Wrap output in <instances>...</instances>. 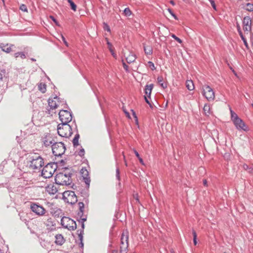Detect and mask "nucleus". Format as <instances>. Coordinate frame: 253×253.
<instances>
[{"label": "nucleus", "instance_id": "1", "mask_svg": "<svg viewBox=\"0 0 253 253\" xmlns=\"http://www.w3.org/2000/svg\"><path fill=\"white\" fill-rule=\"evenodd\" d=\"M71 175L72 174L69 172H59L55 176V182L59 185H70L72 183Z\"/></svg>", "mask_w": 253, "mask_h": 253}, {"label": "nucleus", "instance_id": "2", "mask_svg": "<svg viewBox=\"0 0 253 253\" xmlns=\"http://www.w3.org/2000/svg\"><path fill=\"white\" fill-rule=\"evenodd\" d=\"M30 167L33 169L41 168L43 166V160L39 154H32L29 156Z\"/></svg>", "mask_w": 253, "mask_h": 253}, {"label": "nucleus", "instance_id": "3", "mask_svg": "<svg viewBox=\"0 0 253 253\" xmlns=\"http://www.w3.org/2000/svg\"><path fill=\"white\" fill-rule=\"evenodd\" d=\"M57 131L58 134L65 137H70L72 134V128L68 124L61 123L58 125Z\"/></svg>", "mask_w": 253, "mask_h": 253}, {"label": "nucleus", "instance_id": "4", "mask_svg": "<svg viewBox=\"0 0 253 253\" xmlns=\"http://www.w3.org/2000/svg\"><path fill=\"white\" fill-rule=\"evenodd\" d=\"M120 253H126L128 247V232L124 231L121 239Z\"/></svg>", "mask_w": 253, "mask_h": 253}, {"label": "nucleus", "instance_id": "5", "mask_svg": "<svg viewBox=\"0 0 253 253\" xmlns=\"http://www.w3.org/2000/svg\"><path fill=\"white\" fill-rule=\"evenodd\" d=\"M61 224L63 227L69 230H74L77 228L76 222L68 217H63L61 220Z\"/></svg>", "mask_w": 253, "mask_h": 253}, {"label": "nucleus", "instance_id": "6", "mask_svg": "<svg viewBox=\"0 0 253 253\" xmlns=\"http://www.w3.org/2000/svg\"><path fill=\"white\" fill-rule=\"evenodd\" d=\"M65 150V146L62 142H55L52 145V153L55 156H62Z\"/></svg>", "mask_w": 253, "mask_h": 253}, {"label": "nucleus", "instance_id": "7", "mask_svg": "<svg viewBox=\"0 0 253 253\" xmlns=\"http://www.w3.org/2000/svg\"><path fill=\"white\" fill-rule=\"evenodd\" d=\"M31 210L38 216H43L46 212V210L41 205L36 203H31L30 205Z\"/></svg>", "mask_w": 253, "mask_h": 253}, {"label": "nucleus", "instance_id": "8", "mask_svg": "<svg viewBox=\"0 0 253 253\" xmlns=\"http://www.w3.org/2000/svg\"><path fill=\"white\" fill-rule=\"evenodd\" d=\"M64 103L65 101L60 100L57 96H55L53 98L51 97L48 99V105L51 109H55Z\"/></svg>", "mask_w": 253, "mask_h": 253}, {"label": "nucleus", "instance_id": "9", "mask_svg": "<svg viewBox=\"0 0 253 253\" xmlns=\"http://www.w3.org/2000/svg\"><path fill=\"white\" fill-rule=\"evenodd\" d=\"M59 117L62 123L68 124L72 119L71 113L67 110H60Z\"/></svg>", "mask_w": 253, "mask_h": 253}, {"label": "nucleus", "instance_id": "10", "mask_svg": "<svg viewBox=\"0 0 253 253\" xmlns=\"http://www.w3.org/2000/svg\"><path fill=\"white\" fill-rule=\"evenodd\" d=\"M54 171L55 169L52 168L51 165L48 164L43 168L42 175L45 178H50L52 176Z\"/></svg>", "mask_w": 253, "mask_h": 253}, {"label": "nucleus", "instance_id": "11", "mask_svg": "<svg viewBox=\"0 0 253 253\" xmlns=\"http://www.w3.org/2000/svg\"><path fill=\"white\" fill-rule=\"evenodd\" d=\"M203 94L209 100H213L215 97L214 93L212 89L209 85L203 86Z\"/></svg>", "mask_w": 253, "mask_h": 253}, {"label": "nucleus", "instance_id": "12", "mask_svg": "<svg viewBox=\"0 0 253 253\" xmlns=\"http://www.w3.org/2000/svg\"><path fill=\"white\" fill-rule=\"evenodd\" d=\"M80 173L86 187L88 188L90 182L88 171L85 168H82L81 170Z\"/></svg>", "mask_w": 253, "mask_h": 253}, {"label": "nucleus", "instance_id": "13", "mask_svg": "<svg viewBox=\"0 0 253 253\" xmlns=\"http://www.w3.org/2000/svg\"><path fill=\"white\" fill-rule=\"evenodd\" d=\"M243 30L245 32H250L251 31L252 21L249 16H246L244 18L243 21Z\"/></svg>", "mask_w": 253, "mask_h": 253}, {"label": "nucleus", "instance_id": "14", "mask_svg": "<svg viewBox=\"0 0 253 253\" xmlns=\"http://www.w3.org/2000/svg\"><path fill=\"white\" fill-rule=\"evenodd\" d=\"M68 196V197L66 198L67 200V202L71 204H74L76 203L78 200L77 196H76L75 192L73 191H70V192H65L64 193V197H65L66 195Z\"/></svg>", "mask_w": 253, "mask_h": 253}, {"label": "nucleus", "instance_id": "15", "mask_svg": "<svg viewBox=\"0 0 253 253\" xmlns=\"http://www.w3.org/2000/svg\"><path fill=\"white\" fill-rule=\"evenodd\" d=\"M233 123L238 130L242 129L245 131L246 130V125L240 118L238 119Z\"/></svg>", "mask_w": 253, "mask_h": 253}, {"label": "nucleus", "instance_id": "16", "mask_svg": "<svg viewBox=\"0 0 253 253\" xmlns=\"http://www.w3.org/2000/svg\"><path fill=\"white\" fill-rule=\"evenodd\" d=\"M54 141L53 138L50 135H46L43 138V143L46 147L53 144L54 143Z\"/></svg>", "mask_w": 253, "mask_h": 253}, {"label": "nucleus", "instance_id": "17", "mask_svg": "<svg viewBox=\"0 0 253 253\" xmlns=\"http://www.w3.org/2000/svg\"><path fill=\"white\" fill-rule=\"evenodd\" d=\"M45 225L48 229L50 230H53L55 226V223L52 219L50 217L48 218L44 222Z\"/></svg>", "mask_w": 253, "mask_h": 253}, {"label": "nucleus", "instance_id": "18", "mask_svg": "<svg viewBox=\"0 0 253 253\" xmlns=\"http://www.w3.org/2000/svg\"><path fill=\"white\" fill-rule=\"evenodd\" d=\"M55 243L57 245H62L65 242L63 236L61 234H57L55 236Z\"/></svg>", "mask_w": 253, "mask_h": 253}, {"label": "nucleus", "instance_id": "19", "mask_svg": "<svg viewBox=\"0 0 253 253\" xmlns=\"http://www.w3.org/2000/svg\"><path fill=\"white\" fill-rule=\"evenodd\" d=\"M154 87V85L153 84H147L145 86V94L149 97H150L151 91Z\"/></svg>", "mask_w": 253, "mask_h": 253}, {"label": "nucleus", "instance_id": "20", "mask_svg": "<svg viewBox=\"0 0 253 253\" xmlns=\"http://www.w3.org/2000/svg\"><path fill=\"white\" fill-rule=\"evenodd\" d=\"M46 191L50 194H55L57 192V189L56 186L53 185H48L46 187Z\"/></svg>", "mask_w": 253, "mask_h": 253}, {"label": "nucleus", "instance_id": "21", "mask_svg": "<svg viewBox=\"0 0 253 253\" xmlns=\"http://www.w3.org/2000/svg\"><path fill=\"white\" fill-rule=\"evenodd\" d=\"M135 59V55L132 53H130L126 57V60L128 63L134 62Z\"/></svg>", "mask_w": 253, "mask_h": 253}, {"label": "nucleus", "instance_id": "22", "mask_svg": "<svg viewBox=\"0 0 253 253\" xmlns=\"http://www.w3.org/2000/svg\"><path fill=\"white\" fill-rule=\"evenodd\" d=\"M186 85L189 90H193L194 89V84L193 80H186Z\"/></svg>", "mask_w": 253, "mask_h": 253}, {"label": "nucleus", "instance_id": "23", "mask_svg": "<svg viewBox=\"0 0 253 253\" xmlns=\"http://www.w3.org/2000/svg\"><path fill=\"white\" fill-rule=\"evenodd\" d=\"M0 47L1 48L3 51H4L6 53H9L11 51V48L10 46H9L8 44H1L0 45Z\"/></svg>", "mask_w": 253, "mask_h": 253}, {"label": "nucleus", "instance_id": "24", "mask_svg": "<svg viewBox=\"0 0 253 253\" xmlns=\"http://www.w3.org/2000/svg\"><path fill=\"white\" fill-rule=\"evenodd\" d=\"M38 89L40 91H41L42 93L45 92L46 89V84L44 83H41L38 84Z\"/></svg>", "mask_w": 253, "mask_h": 253}, {"label": "nucleus", "instance_id": "25", "mask_svg": "<svg viewBox=\"0 0 253 253\" xmlns=\"http://www.w3.org/2000/svg\"><path fill=\"white\" fill-rule=\"evenodd\" d=\"M230 111L231 113V120L233 122L239 119L238 115L232 111L231 108H230Z\"/></svg>", "mask_w": 253, "mask_h": 253}, {"label": "nucleus", "instance_id": "26", "mask_svg": "<svg viewBox=\"0 0 253 253\" xmlns=\"http://www.w3.org/2000/svg\"><path fill=\"white\" fill-rule=\"evenodd\" d=\"M158 84L164 89L167 88L168 86L167 80H158Z\"/></svg>", "mask_w": 253, "mask_h": 253}, {"label": "nucleus", "instance_id": "27", "mask_svg": "<svg viewBox=\"0 0 253 253\" xmlns=\"http://www.w3.org/2000/svg\"><path fill=\"white\" fill-rule=\"evenodd\" d=\"M144 50L146 54L150 55L152 53V49L150 46H144Z\"/></svg>", "mask_w": 253, "mask_h": 253}, {"label": "nucleus", "instance_id": "28", "mask_svg": "<svg viewBox=\"0 0 253 253\" xmlns=\"http://www.w3.org/2000/svg\"><path fill=\"white\" fill-rule=\"evenodd\" d=\"M79 138V134H77L75 136V137L73 140V143L74 146H77L79 145V143H78Z\"/></svg>", "mask_w": 253, "mask_h": 253}, {"label": "nucleus", "instance_id": "29", "mask_svg": "<svg viewBox=\"0 0 253 253\" xmlns=\"http://www.w3.org/2000/svg\"><path fill=\"white\" fill-rule=\"evenodd\" d=\"M107 44H108V48L109 49V50L110 51V52H111L112 53V55L114 57H116V54L114 53V51H113V49L112 48V45L111 44V43L109 42L108 41H107Z\"/></svg>", "mask_w": 253, "mask_h": 253}, {"label": "nucleus", "instance_id": "30", "mask_svg": "<svg viewBox=\"0 0 253 253\" xmlns=\"http://www.w3.org/2000/svg\"><path fill=\"white\" fill-rule=\"evenodd\" d=\"M246 9L249 11H253V4L251 3H248L246 4Z\"/></svg>", "mask_w": 253, "mask_h": 253}, {"label": "nucleus", "instance_id": "31", "mask_svg": "<svg viewBox=\"0 0 253 253\" xmlns=\"http://www.w3.org/2000/svg\"><path fill=\"white\" fill-rule=\"evenodd\" d=\"M14 56L15 58L20 57L22 59H25L26 58V55L23 52L15 53L14 54Z\"/></svg>", "mask_w": 253, "mask_h": 253}, {"label": "nucleus", "instance_id": "32", "mask_svg": "<svg viewBox=\"0 0 253 253\" xmlns=\"http://www.w3.org/2000/svg\"><path fill=\"white\" fill-rule=\"evenodd\" d=\"M68 2L70 4L71 9L74 11H76L77 6L72 0H67Z\"/></svg>", "mask_w": 253, "mask_h": 253}, {"label": "nucleus", "instance_id": "33", "mask_svg": "<svg viewBox=\"0 0 253 253\" xmlns=\"http://www.w3.org/2000/svg\"><path fill=\"white\" fill-rule=\"evenodd\" d=\"M125 14L127 16H129L131 14V12L129 8H126L124 11Z\"/></svg>", "mask_w": 253, "mask_h": 253}, {"label": "nucleus", "instance_id": "34", "mask_svg": "<svg viewBox=\"0 0 253 253\" xmlns=\"http://www.w3.org/2000/svg\"><path fill=\"white\" fill-rule=\"evenodd\" d=\"M148 67L152 70H154L155 69L154 64L153 62L149 61L147 63Z\"/></svg>", "mask_w": 253, "mask_h": 253}, {"label": "nucleus", "instance_id": "35", "mask_svg": "<svg viewBox=\"0 0 253 253\" xmlns=\"http://www.w3.org/2000/svg\"><path fill=\"white\" fill-rule=\"evenodd\" d=\"M203 110L206 114H209L210 111V107L209 105H205L204 107Z\"/></svg>", "mask_w": 253, "mask_h": 253}, {"label": "nucleus", "instance_id": "36", "mask_svg": "<svg viewBox=\"0 0 253 253\" xmlns=\"http://www.w3.org/2000/svg\"><path fill=\"white\" fill-rule=\"evenodd\" d=\"M61 212V210L59 209H56L55 212H53V211H51V214H52L53 215L56 216L58 215Z\"/></svg>", "mask_w": 253, "mask_h": 253}, {"label": "nucleus", "instance_id": "37", "mask_svg": "<svg viewBox=\"0 0 253 253\" xmlns=\"http://www.w3.org/2000/svg\"><path fill=\"white\" fill-rule=\"evenodd\" d=\"M171 37L173 38L175 41H176L178 42L179 43H181L182 42V41L181 39H180L179 38L176 37L174 34H172L171 35Z\"/></svg>", "mask_w": 253, "mask_h": 253}, {"label": "nucleus", "instance_id": "38", "mask_svg": "<svg viewBox=\"0 0 253 253\" xmlns=\"http://www.w3.org/2000/svg\"><path fill=\"white\" fill-rule=\"evenodd\" d=\"M20 9L24 12H28L27 6L25 4H21L20 6Z\"/></svg>", "mask_w": 253, "mask_h": 253}, {"label": "nucleus", "instance_id": "39", "mask_svg": "<svg viewBox=\"0 0 253 253\" xmlns=\"http://www.w3.org/2000/svg\"><path fill=\"white\" fill-rule=\"evenodd\" d=\"M239 35H240V37L241 38L242 40L243 41L245 45L246 46H247V45H248L247 42L245 38L244 37L243 33H241V34H239Z\"/></svg>", "mask_w": 253, "mask_h": 253}, {"label": "nucleus", "instance_id": "40", "mask_svg": "<svg viewBox=\"0 0 253 253\" xmlns=\"http://www.w3.org/2000/svg\"><path fill=\"white\" fill-rule=\"evenodd\" d=\"M104 27L103 28L105 30L107 31L108 32H110V29L109 26L105 23H104L103 24Z\"/></svg>", "mask_w": 253, "mask_h": 253}, {"label": "nucleus", "instance_id": "41", "mask_svg": "<svg viewBox=\"0 0 253 253\" xmlns=\"http://www.w3.org/2000/svg\"><path fill=\"white\" fill-rule=\"evenodd\" d=\"M79 208L81 211L83 212V210L84 208V204L82 202L79 203Z\"/></svg>", "mask_w": 253, "mask_h": 253}, {"label": "nucleus", "instance_id": "42", "mask_svg": "<svg viewBox=\"0 0 253 253\" xmlns=\"http://www.w3.org/2000/svg\"><path fill=\"white\" fill-rule=\"evenodd\" d=\"M61 38L62 39V40L63 41V42L64 43V44L67 46H68V42H67V41H66V39L65 38H64V37L61 35Z\"/></svg>", "mask_w": 253, "mask_h": 253}, {"label": "nucleus", "instance_id": "43", "mask_svg": "<svg viewBox=\"0 0 253 253\" xmlns=\"http://www.w3.org/2000/svg\"><path fill=\"white\" fill-rule=\"evenodd\" d=\"M150 98V97H149L146 95L144 96V98H145V100L147 104H148L150 105V107H151V104L150 103V101L149 100V98Z\"/></svg>", "mask_w": 253, "mask_h": 253}, {"label": "nucleus", "instance_id": "44", "mask_svg": "<svg viewBox=\"0 0 253 253\" xmlns=\"http://www.w3.org/2000/svg\"><path fill=\"white\" fill-rule=\"evenodd\" d=\"M84 149L82 148L79 152V155L80 156L82 157V156H83L84 155Z\"/></svg>", "mask_w": 253, "mask_h": 253}, {"label": "nucleus", "instance_id": "45", "mask_svg": "<svg viewBox=\"0 0 253 253\" xmlns=\"http://www.w3.org/2000/svg\"><path fill=\"white\" fill-rule=\"evenodd\" d=\"M168 11H169V12L171 14V15L174 17V18L175 19H177V17L173 13L172 11L171 10V9L169 8L168 9Z\"/></svg>", "mask_w": 253, "mask_h": 253}, {"label": "nucleus", "instance_id": "46", "mask_svg": "<svg viewBox=\"0 0 253 253\" xmlns=\"http://www.w3.org/2000/svg\"><path fill=\"white\" fill-rule=\"evenodd\" d=\"M50 18L54 21V22L55 23V24L58 26H59V25L58 23V22L57 21V20L54 18L53 16H50Z\"/></svg>", "mask_w": 253, "mask_h": 253}, {"label": "nucleus", "instance_id": "47", "mask_svg": "<svg viewBox=\"0 0 253 253\" xmlns=\"http://www.w3.org/2000/svg\"><path fill=\"white\" fill-rule=\"evenodd\" d=\"M237 30H238V32L239 33V34H241L242 32V31H241V27H240V26L239 24H237Z\"/></svg>", "mask_w": 253, "mask_h": 253}, {"label": "nucleus", "instance_id": "48", "mask_svg": "<svg viewBox=\"0 0 253 253\" xmlns=\"http://www.w3.org/2000/svg\"><path fill=\"white\" fill-rule=\"evenodd\" d=\"M116 177H117V179L119 180V179H120V172H119V169H117V170H116Z\"/></svg>", "mask_w": 253, "mask_h": 253}, {"label": "nucleus", "instance_id": "49", "mask_svg": "<svg viewBox=\"0 0 253 253\" xmlns=\"http://www.w3.org/2000/svg\"><path fill=\"white\" fill-rule=\"evenodd\" d=\"M79 237H80V239L81 240V247H83V236L81 235V234H80L79 235Z\"/></svg>", "mask_w": 253, "mask_h": 253}, {"label": "nucleus", "instance_id": "50", "mask_svg": "<svg viewBox=\"0 0 253 253\" xmlns=\"http://www.w3.org/2000/svg\"><path fill=\"white\" fill-rule=\"evenodd\" d=\"M192 233H193V239L197 238V235H196V233L195 230H193Z\"/></svg>", "mask_w": 253, "mask_h": 253}, {"label": "nucleus", "instance_id": "51", "mask_svg": "<svg viewBox=\"0 0 253 253\" xmlns=\"http://www.w3.org/2000/svg\"><path fill=\"white\" fill-rule=\"evenodd\" d=\"M134 152L136 156L138 158V159L139 158V157H140V156H139V154H138V153L136 150H134Z\"/></svg>", "mask_w": 253, "mask_h": 253}, {"label": "nucleus", "instance_id": "52", "mask_svg": "<svg viewBox=\"0 0 253 253\" xmlns=\"http://www.w3.org/2000/svg\"><path fill=\"white\" fill-rule=\"evenodd\" d=\"M123 67L125 70H127L128 66L126 63H123Z\"/></svg>", "mask_w": 253, "mask_h": 253}, {"label": "nucleus", "instance_id": "53", "mask_svg": "<svg viewBox=\"0 0 253 253\" xmlns=\"http://www.w3.org/2000/svg\"><path fill=\"white\" fill-rule=\"evenodd\" d=\"M138 159H139L140 163L141 164H142V165H144V163H143V161L142 159L141 158L139 157V158H138Z\"/></svg>", "mask_w": 253, "mask_h": 253}, {"label": "nucleus", "instance_id": "54", "mask_svg": "<svg viewBox=\"0 0 253 253\" xmlns=\"http://www.w3.org/2000/svg\"><path fill=\"white\" fill-rule=\"evenodd\" d=\"M203 184L206 186H207L208 185H207V181L206 179L203 180Z\"/></svg>", "mask_w": 253, "mask_h": 253}, {"label": "nucleus", "instance_id": "55", "mask_svg": "<svg viewBox=\"0 0 253 253\" xmlns=\"http://www.w3.org/2000/svg\"><path fill=\"white\" fill-rule=\"evenodd\" d=\"M211 3V5H212L213 8L215 9V5L214 2L212 1Z\"/></svg>", "mask_w": 253, "mask_h": 253}, {"label": "nucleus", "instance_id": "56", "mask_svg": "<svg viewBox=\"0 0 253 253\" xmlns=\"http://www.w3.org/2000/svg\"><path fill=\"white\" fill-rule=\"evenodd\" d=\"M196 239H197V238H194V239H193V242H194V245H196L197 243V242Z\"/></svg>", "mask_w": 253, "mask_h": 253}, {"label": "nucleus", "instance_id": "57", "mask_svg": "<svg viewBox=\"0 0 253 253\" xmlns=\"http://www.w3.org/2000/svg\"><path fill=\"white\" fill-rule=\"evenodd\" d=\"M248 166L247 165H244L243 166V168L244 169H247L248 168Z\"/></svg>", "mask_w": 253, "mask_h": 253}, {"label": "nucleus", "instance_id": "58", "mask_svg": "<svg viewBox=\"0 0 253 253\" xmlns=\"http://www.w3.org/2000/svg\"><path fill=\"white\" fill-rule=\"evenodd\" d=\"M170 3L172 5H175V2L173 0H170Z\"/></svg>", "mask_w": 253, "mask_h": 253}, {"label": "nucleus", "instance_id": "59", "mask_svg": "<svg viewBox=\"0 0 253 253\" xmlns=\"http://www.w3.org/2000/svg\"><path fill=\"white\" fill-rule=\"evenodd\" d=\"M124 111L125 112V113H126L127 116H128V115H129V113H128V112H127L126 111V110H124Z\"/></svg>", "mask_w": 253, "mask_h": 253}, {"label": "nucleus", "instance_id": "60", "mask_svg": "<svg viewBox=\"0 0 253 253\" xmlns=\"http://www.w3.org/2000/svg\"><path fill=\"white\" fill-rule=\"evenodd\" d=\"M3 77L2 75L0 73V79H2Z\"/></svg>", "mask_w": 253, "mask_h": 253}, {"label": "nucleus", "instance_id": "61", "mask_svg": "<svg viewBox=\"0 0 253 253\" xmlns=\"http://www.w3.org/2000/svg\"><path fill=\"white\" fill-rule=\"evenodd\" d=\"M84 223L83 222V223H82V228H83V229H84Z\"/></svg>", "mask_w": 253, "mask_h": 253}, {"label": "nucleus", "instance_id": "62", "mask_svg": "<svg viewBox=\"0 0 253 253\" xmlns=\"http://www.w3.org/2000/svg\"><path fill=\"white\" fill-rule=\"evenodd\" d=\"M82 220L83 221V222H84V221L86 220V218H82Z\"/></svg>", "mask_w": 253, "mask_h": 253}, {"label": "nucleus", "instance_id": "63", "mask_svg": "<svg viewBox=\"0 0 253 253\" xmlns=\"http://www.w3.org/2000/svg\"><path fill=\"white\" fill-rule=\"evenodd\" d=\"M110 253H116V252L115 251H112L111 252H110Z\"/></svg>", "mask_w": 253, "mask_h": 253}, {"label": "nucleus", "instance_id": "64", "mask_svg": "<svg viewBox=\"0 0 253 253\" xmlns=\"http://www.w3.org/2000/svg\"><path fill=\"white\" fill-rule=\"evenodd\" d=\"M31 60L34 61H36V60L35 59H34V58H31Z\"/></svg>", "mask_w": 253, "mask_h": 253}]
</instances>
